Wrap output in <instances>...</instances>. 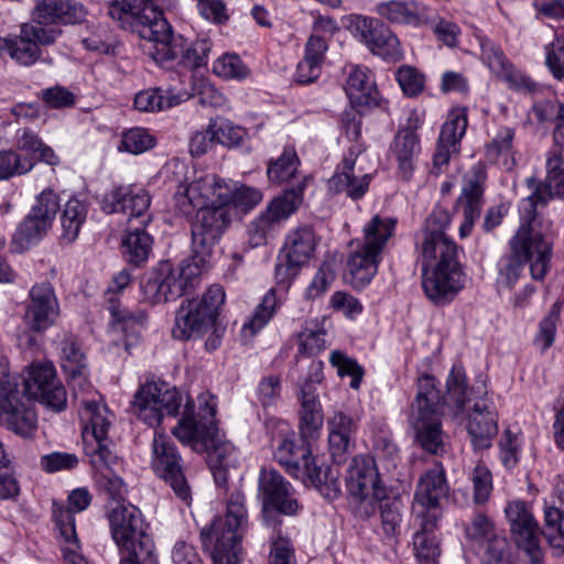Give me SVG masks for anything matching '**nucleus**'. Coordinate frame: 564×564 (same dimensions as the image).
Returning <instances> with one entry per match:
<instances>
[{"instance_id":"f257e3e1","label":"nucleus","mask_w":564,"mask_h":564,"mask_svg":"<svg viewBox=\"0 0 564 564\" xmlns=\"http://www.w3.org/2000/svg\"><path fill=\"white\" fill-rule=\"evenodd\" d=\"M137 416L151 427L158 426L164 415L181 414L178 424L173 429L174 436L197 452L207 453L209 469L215 482L225 487L230 468H235L238 459L236 448L224 440L215 424L216 399L213 395L199 397V420L195 416V404L188 395L167 382H147L134 395Z\"/></svg>"},{"instance_id":"f03ea898","label":"nucleus","mask_w":564,"mask_h":564,"mask_svg":"<svg viewBox=\"0 0 564 564\" xmlns=\"http://www.w3.org/2000/svg\"><path fill=\"white\" fill-rule=\"evenodd\" d=\"M447 397L442 398L433 376H423L417 382V393L411 405L409 422L415 432V440L430 454L437 455L444 448L441 416L444 406L453 408L457 415L470 400L468 393L486 394L484 382L468 391L465 372L453 367L446 381Z\"/></svg>"},{"instance_id":"7ed1b4c3","label":"nucleus","mask_w":564,"mask_h":564,"mask_svg":"<svg viewBox=\"0 0 564 564\" xmlns=\"http://www.w3.org/2000/svg\"><path fill=\"white\" fill-rule=\"evenodd\" d=\"M423 259L422 286L427 299L437 305L451 302L464 288L459 250L449 237L416 240Z\"/></svg>"},{"instance_id":"20e7f679","label":"nucleus","mask_w":564,"mask_h":564,"mask_svg":"<svg viewBox=\"0 0 564 564\" xmlns=\"http://www.w3.org/2000/svg\"><path fill=\"white\" fill-rule=\"evenodd\" d=\"M221 286H210L200 297L185 299L175 312L172 336L177 340H196L212 330L205 341L207 351L216 350L225 333L218 325L221 305L225 303Z\"/></svg>"},{"instance_id":"39448f33","label":"nucleus","mask_w":564,"mask_h":564,"mask_svg":"<svg viewBox=\"0 0 564 564\" xmlns=\"http://www.w3.org/2000/svg\"><path fill=\"white\" fill-rule=\"evenodd\" d=\"M192 182H183L177 186L174 196V212L181 216H189L196 210L191 226L193 256L191 261L204 272L209 268L213 249L230 224L229 209L215 197L203 204H195L188 213L183 212L181 202L186 200L187 189Z\"/></svg>"},{"instance_id":"423d86ee","label":"nucleus","mask_w":564,"mask_h":564,"mask_svg":"<svg viewBox=\"0 0 564 564\" xmlns=\"http://www.w3.org/2000/svg\"><path fill=\"white\" fill-rule=\"evenodd\" d=\"M510 256L500 262L498 283L511 288L528 264L531 278L542 281L547 274L553 254V242L535 230V223L520 219V226L510 240Z\"/></svg>"},{"instance_id":"0eeeda50","label":"nucleus","mask_w":564,"mask_h":564,"mask_svg":"<svg viewBox=\"0 0 564 564\" xmlns=\"http://www.w3.org/2000/svg\"><path fill=\"white\" fill-rule=\"evenodd\" d=\"M246 498L240 490L230 494L224 516L215 518L208 530L202 531L203 543L214 541L210 555L214 564H239L242 555L241 540L247 531Z\"/></svg>"},{"instance_id":"6e6552de","label":"nucleus","mask_w":564,"mask_h":564,"mask_svg":"<svg viewBox=\"0 0 564 564\" xmlns=\"http://www.w3.org/2000/svg\"><path fill=\"white\" fill-rule=\"evenodd\" d=\"M111 535L122 554L120 564L151 562L154 552L152 538L141 511L132 505L116 507L109 516Z\"/></svg>"},{"instance_id":"1a4fd4ad","label":"nucleus","mask_w":564,"mask_h":564,"mask_svg":"<svg viewBox=\"0 0 564 564\" xmlns=\"http://www.w3.org/2000/svg\"><path fill=\"white\" fill-rule=\"evenodd\" d=\"M174 0H111L109 17L122 29L137 33L141 39L155 43L166 39L169 22L162 10L173 4Z\"/></svg>"},{"instance_id":"9d476101","label":"nucleus","mask_w":564,"mask_h":564,"mask_svg":"<svg viewBox=\"0 0 564 564\" xmlns=\"http://www.w3.org/2000/svg\"><path fill=\"white\" fill-rule=\"evenodd\" d=\"M186 195V200L181 202L185 213H188L193 205L203 204L213 197H215V203H221L228 209L232 205L242 210L252 209L262 200V193L259 189L230 180H223L215 174L194 178Z\"/></svg>"},{"instance_id":"9b49d317","label":"nucleus","mask_w":564,"mask_h":564,"mask_svg":"<svg viewBox=\"0 0 564 564\" xmlns=\"http://www.w3.org/2000/svg\"><path fill=\"white\" fill-rule=\"evenodd\" d=\"M530 195L521 199L520 219L538 223L539 208H544L554 198H564V155L557 149L545 154V177L530 176L525 180Z\"/></svg>"},{"instance_id":"f8f14e48","label":"nucleus","mask_w":564,"mask_h":564,"mask_svg":"<svg viewBox=\"0 0 564 564\" xmlns=\"http://www.w3.org/2000/svg\"><path fill=\"white\" fill-rule=\"evenodd\" d=\"M203 272L192 261L182 262L177 268L162 262L141 283L143 301L153 305L180 297L191 281Z\"/></svg>"},{"instance_id":"ddd939ff","label":"nucleus","mask_w":564,"mask_h":564,"mask_svg":"<svg viewBox=\"0 0 564 564\" xmlns=\"http://www.w3.org/2000/svg\"><path fill=\"white\" fill-rule=\"evenodd\" d=\"M305 181L296 186L288 188L284 193L270 202L248 227L249 242L252 247H259L273 236L281 224L286 220L299 208L303 200Z\"/></svg>"},{"instance_id":"4468645a","label":"nucleus","mask_w":564,"mask_h":564,"mask_svg":"<svg viewBox=\"0 0 564 564\" xmlns=\"http://www.w3.org/2000/svg\"><path fill=\"white\" fill-rule=\"evenodd\" d=\"M210 50L209 40L199 39L188 43L183 35H173L169 25L166 39H158L149 54L160 65L177 61L185 68H197L206 65Z\"/></svg>"},{"instance_id":"2eb2a0df","label":"nucleus","mask_w":564,"mask_h":564,"mask_svg":"<svg viewBox=\"0 0 564 564\" xmlns=\"http://www.w3.org/2000/svg\"><path fill=\"white\" fill-rule=\"evenodd\" d=\"M448 484L441 465L426 470L420 478L412 505L413 513L426 529H435L441 517V500L447 497Z\"/></svg>"},{"instance_id":"dca6fc26","label":"nucleus","mask_w":564,"mask_h":564,"mask_svg":"<svg viewBox=\"0 0 564 564\" xmlns=\"http://www.w3.org/2000/svg\"><path fill=\"white\" fill-rule=\"evenodd\" d=\"M8 373L0 366V419L13 433L24 438L34 436L37 417L30 399H25L19 390L7 388Z\"/></svg>"},{"instance_id":"f3484780","label":"nucleus","mask_w":564,"mask_h":564,"mask_svg":"<svg viewBox=\"0 0 564 564\" xmlns=\"http://www.w3.org/2000/svg\"><path fill=\"white\" fill-rule=\"evenodd\" d=\"M151 466L178 498L184 501L189 498L191 489L183 473L182 457L171 437L163 433L154 432Z\"/></svg>"},{"instance_id":"a211bd4d","label":"nucleus","mask_w":564,"mask_h":564,"mask_svg":"<svg viewBox=\"0 0 564 564\" xmlns=\"http://www.w3.org/2000/svg\"><path fill=\"white\" fill-rule=\"evenodd\" d=\"M316 234L311 226H300L291 230L284 241V260L275 265V279L279 284L289 286L315 252Z\"/></svg>"},{"instance_id":"6ab92c4d","label":"nucleus","mask_w":564,"mask_h":564,"mask_svg":"<svg viewBox=\"0 0 564 564\" xmlns=\"http://www.w3.org/2000/svg\"><path fill=\"white\" fill-rule=\"evenodd\" d=\"M23 383L28 399H36L55 412L66 409L67 393L53 364H32L26 370Z\"/></svg>"},{"instance_id":"aec40b11","label":"nucleus","mask_w":564,"mask_h":564,"mask_svg":"<svg viewBox=\"0 0 564 564\" xmlns=\"http://www.w3.org/2000/svg\"><path fill=\"white\" fill-rule=\"evenodd\" d=\"M505 512L517 547L525 553L530 564H541L540 527L528 505L520 500L511 501Z\"/></svg>"},{"instance_id":"412c9836","label":"nucleus","mask_w":564,"mask_h":564,"mask_svg":"<svg viewBox=\"0 0 564 564\" xmlns=\"http://www.w3.org/2000/svg\"><path fill=\"white\" fill-rule=\"evenodd\" d=\"M75 398L80 406L79 417L85 424V454L87 455L89 446L100 445L106 448H110L107 434L111 425L113 414L104 403L102 398L94 391H89L87 395L75 391Z\"/></svg>"},{"instance_id":"4be33fe9","label":"nucleus","mask_w":564,"mask_h":564,"mask_svg":"<svg viewBox=\"0 0 564 564\" xmlns=\"http://www.w3.org/2000/svg\"><path fill=\"white\" fill-rule=\"evenodd\" d=\"M61 314L54 286L48 281L33 284L29 290L23 321L34 333H41L55 324Z\"/></svg>"},{"instance_id":"5701e85b","label":"nucleus","mask_w":564,"mask_h":564,"mask_svg":"<svg viewBox=\"0 0 564 564\" xmlns=\"http://www.w3.org/2000/svg\"><path fill=\"white\" fill-rule=\"evenodd\" d=\"M354 34L373 54L384 59L397 61L402 57L397 35L381 20L372 17L352 15Z\"/></svg>"},{"instance_id":"b1692460","label":"nucleus","mask_w":564,"mask_h":564,"mask_svg":"<svg viewBox=\"0 0 564 564\" xmlns=\"http://www.w3.org/2000/svg\"><path fill=\"white\" fill-rule=\"evenodd\" d=\"M59 35L56 28L22 23L19 34L9 36L7 53L18 64L30 66L41 56L40 45L53 44Z\"/></svg>"},{"instance_id":"393cba45","label":"nucleus","mask_w":564,"mask_h":564,"mask_svg":"<svg viewBox=\"0 0 564 564\" xmlns=\"http://www.w3.org/2000/svg\"><path fill=\"white\" fill-rule=\"evenodd\" d=\"M486 181V164L480 161L475 163L464 176L462 193L456 202V208L462 212L464 217L459 227L462 238L469 236L475 221L480 217Z\"/></svg>"},{"instance_id":"a878e982","label":"nucleus","mask_w":564,"mask_h":564,"mask_svg":"<svg viewBox=\"0 0 564 564\" xmlns=\"http://www.w3.org/2000/svg\"><path fill=\"white\" fill-rule=\"evenodd\" d=\"M274 456L292 477H307L312 484L322 482V468L316 465L306 438H283L278 445Z\"/></svg>"},{"instance_id":"bb28decb","label":"nucleus","mask_w":564,"mask_h":564,"mask_svg":"<svg viewBox=\"0 0 564 564\" xmlns=\"http://www.w3.org/2000/svg\"><path fill=\"white\" fill-rule=\"evenodd\" d=\"M348 492L360 499L373 498L382 501L387 497V488L381 484L375 458L371 456H355L346 473Z\"/></svg>"},{"instance_id":"cd10ccee","label":"nucleus","mask_w":564,"mask_h":564,"mask_svg":"<svg viewBox=\"0 0 564 564\" xmlns=\"http://www.w3.org/2000/svg\"><path fill=\"white\" fill-rule=\"evenodd\" d=\"M150 204L149 193L133 186H115L108 189L100 200V207L105 213H123L140 225H148L151 220L148 214Z\"/></svg>"},{"instance_id":"c85d7f7f","label":"nucleus","mask_w":564,"mask_h":564,"mask_svg":"<svg viewBox=\"0 0 564 564\" xmlns=\"http://www.w3.org/2000/svg\"><path fill=\"white\" fill-rule=\"evenodd\" d=\"M361 144L350 148L348 155L337 165L335 174L328 180V188L335 193H345L352 200L365 196L372 175L357 167V156L364 151Z\"/></svg>"},{"instance_id":"c756f323","label":"nucleus","mask_w":564,"mask_h":564,"mask_svg":"<svg viewBox=\"0 0 564 564\" xmlns=\"http://www.w3.org/2000/svg\"><path fill=\"white\" fill-rule=\"evenodd\" d=\"M131 282L130 272L124 269L116 274L108 288L107 308L110 312L113 323L120 326L122 333H127L129 328L135 333V340L139 337L140 330L144 328L148 323V314L143 310L130 311L123 307L117 297L116 293L123 290ZM133 339H128L127 346L134 344Z\"/></svg>"},{"instance_id":"7c9ffc66","label":"nucleus","mask_w":564,"mask_h":564,"mask_svg":"<svg viewBox=\"0 0 564 564\" xmlns=\"http://www.w3.org/2000/svg\"><path fill=\"white\" fill-rule=\"evenodd\" d=\"M259 490L263 497L264 507H271L288 516L297 511L299 505L293 497V488L278 471L262 469L259 477Z\"/></svg>"},{"instance_id":"2f4dec72","label":"nucleus","mask_w":564,"mask_h":564,"mask_svg":"<svg viewBox=\"0 0 564 564\" xmlns=\"http://www.w3.org/2000/svg\"><path fill=\"white\" fill-rule=\"evenodd\" d=\"M87 11L76 0H39L32 11L36 25L76 24L85 20Z\"/></svg>"},{"instance_id":"473e14b6","label":"nucleus","mask_w":564,"mask_h":564,"mask_svg":"<svg viewBox=\"0 0 564 564\" xmlns=\"http://www.w3.org/2000/svg\"><path fill=\"white\" fill-rule=\"evenodd\" d=\"M352 246L347 259V275L354 288H364L377 274L383 253L361 240Z\"/></svg>"},{"instance_id":"72a5a7b5","label":"nucleus","mask_w":564,"mask_h":564,"mask_svg":"<svg viewBox=\"0 0 564 564\" xmlns=\"http://www.w3.org/2000/svg\"><path fill=\"white\" fill-rule=\"evenodd\" d=\"M87 457L95 469L99 485L108 491L112 499L122 498L126 488L122 479L113 471V467L118 465V456L112 449L100 445L89 446Z\"/></svg>"},{"instance_id":"f704fd0d","label":"nucleus","mask_w":564,"mask_h":564,"mask_svg":"<svg viewBox=\"0 0 564 564\" xmlns=\"http://www.w3.org/2000/svg\"><path fill=\"white\" fill-rule=\"evenodd\" d=\"M468 434L476 448L485 449L491 446L492 438L498 432L497 413L491 402L479 398L468 415Z\"/></svg>"},{"instance_id":"c9c22d12","label":"nucleus","mask_w":564,"mask_h":564,"mask_svg":"<svg viewBox=\"0 0 564 564\" xmlns=\"http://www.w3.org/2000/svg\"><path fill=\"white\" fill-rule=\"evenodd\" d=\"M467 128V119L463 112L452 113L443 123L433 155V172L440 174L451 160L453 153L458 151V143Z\"/></svg>"},{"instance_id":"e433bc0d","label":"nucleus","mask_w":564,"mask_h":564,"mask_svg":"<svg viewBox=\"0 0 564 564\" xmlns=\"http://www.w3.org/2000/svg\"><path fill=\"white\" fill-rule=\"evenodd\" d=\"M91 502V495L86 488H77L68 495V506L53 503V517L58 529L61 542L78 540L75 529V512H82Z\"/></svg>"},{"instance_id":"4c0bfd02","label":"nucleus","mask_w":564,"mask_h":564,"mask_svg":"<svg viewBox=\"0 0 564 564\" xmlns=\"http://www.w3.org/2000/svg\"><path fill=\"white\" fill-rule=\"evenodd\" d=\"M61 366L70 377L73 388H82L86 383L87 364L86 355L82 349L78 338L70 334H63L58 341Z\"/></svg>"},{"instance_id":"58836bf2","label":"nucleus","mask_w":564,"mask_h":564,"mask_svg":"<svg viewBox=\"0 0 564 564\" xmlns=\"http://www.w3.org/2000/svg\"><path fill=\"white\" fill-rule=\"evenodd\" d=\"M391 151L398 163V175L410 181L414 171L415 158L421 151L420 138L412 129H400L393 139Z\"/></svg>"},{"instance_id":"ea45409f","label":"nucleus","mask_w":564,"mask_h":564,"mask_svg":"<svg viewBox=\"0 0 564 564\" xmlns=\"http://www.w3.org/2000/svg\"><path fill=\"white\" fill-rule=\"evenodd\" d=\"M300 432L303 438H314L323 426L322 405L311 383L300 384Z\"/></svg>"},{"instance_id":"a19ab883","label":"nucleus","mask_w":564,"mask_h":564,"mask_svg":"<svg viewBox=\"0 0 564 564\" xmlns=\"http://www.w3.org/2000/svg\"><path fill=\"white\" fill-rule=\"evenodd\" d=\"M345 91L356 107L378 105V90L367 67L355 66L351 68L346 79Z\"/></svg>"},{"instance_id":"79ce46f5","label":"nucleus","mask_w":564,"mask_h":564,"mask_svg":"<svg viewBox=\"0 0 564 564\" xmlns=\"http://www.w3.org/2000/svg\"><path fill=\"white\" fill-rule=\"evenodd\" d=\"M328 443L330 454L336 463L344 459L357 430L356 421L343 411H337L328 420Z\"/></svg>"},{"instance_id":"37998d69","label":"nucleus","mask_w":564,"mask_h":564,"mask_svg":"<svg viewBox=\"0 0 564 564\" xmlns=\"http://www.w3.org/2000/svg\"><path fill=\"white\" fill-rule=\"evenodd\" d=\"M426 8L414 0H389L379 2L376 13L393 24L419 25Z\"/></svg>"},{"instance_id":"c03bdc74","label":"nucleus","mask_w":564,"mask_h":564,"mask_svg":"<svg viewBox=\"0 0 564 564\" xmlns=\"http://www.w3.org/2000/svg\"><path fill=\"white\" fill-rule=\"evenodd\" d=\"M145 226L140 225L135 219L128 218L127 235L122 247L127 261L134 265L145 262L152 249V238L145 231Z\"/></svg>"},{"instance_id":"a18cd8bd","label":"nucleus","mask_w":564,"mask_h":564,"mask_svg":"<svg viewBox=\"0 0 564 564\" xmlns=\"http://www.w3.org/2000/svg\"><path fill=\"white\" fill-rule=\"evenodd\" d=\"M514 130L500 128L492 140L486 144V158L500 165L506 171H511L517 165V151L513 149Z\"/></svg>"},{"instance_id":"49530a36","label":"nucleus","mask_w":564,"mask_h":564,"mask_svg":"<svg viewBox=\"0 0 564 564\" xmlns=\"http://www.w3.org/2000/svg\"><path fill=\"white\" fill-rule=\"evenodd\" d=\"M181 101V96L173 90L156 87L138 93L134 97V108L139 111L154 112L172 108Z\"/></svg>"},{"instance_id":"de8ad7c7","label":"nucleus","mask_w":564,"mask_h":564,"mask_svg":"<svg viewBox=\"0 0 564 564\" xmlns=\"http://www.w3.org/2000/svg\"><path fill=\"white\" fill-rule=\"evenodd\" d=\"M397 220L392 217L375 215L362 228L361 241L383 253L395 230Z\"/></svg>"},{"instance_id":"09e8293b","label":"nucleus","mask_w":564,"mask_h":564,"mask_svg":"<svg viewBox=\"0 0 564 564\" xmlns=\"http://www.w3.org/2000/svg\"><path fill=\"white\" fill-rule=\"evenodd\" d=\"M300 159L293 148L284 149L283 153L269 162L267 175L270 182L282 184L295 177Z\"/></svg>"},{"instance_id":"8fccbe9b","label":"nucleus","mask_w":564,"mask_h":564,"mask_svg":"<svg viewBox=\"0 0 564 564\" xmlns=\"http://www.w3.org/2000/svg\"><path fill=\"white\" fill-rule=\"evenodd\" d=\"M51 227V223L29 212L23 221L19 225L15 240L19 241L22 248H29L46 236Z\"/></svg>"},{"instance_id":"3c124183","label":"nucleus","mask_w":564,"mask_h":564,"mask_svg":"<svg viewBox=\"0 0 564 564\" xmlns=\"http://www.w3.org/2000/svg\"><path fill=\"white\" fill-rule=\"evenodd\" d=\"M421 525V531L413 536V547L420 564H438L441 555L440 544L432 534L434 529H426Z\"/></svg>"},{"instance_id":"603ef678","label":"nucleus","mask_w":564,"mask_h":564,"mask_svg":"<svg viewBox=\"0 0 564 564\" xmlns=\"http://www.w3.org/2000/svg\"><path fill=\"white\" fill-rule=\"evenodd\" d=\"M544 535L550 545L564 553V513L561 509L545 505L544 507Z\"/></svg>"},{"instance_id":"864d4df0","label":"nucleus","mask_w":564,"mask_h":564,"mask_svg":"<svg viewBox=\"0 0 564 564\" xmlns=\"http://www.w3.org/2000/svg\"><path fill=\"white\" fill-rule=\"evenodd\" d=\"M278 299L274 289L269 290L263 296L261 303L256 307L250 319L245 323L243 332L249 330L250 335L257 334L262 329L275 313Z\"/></svg>"},{"instance_id":"5fc2aeb1","label":"nucleus","mask_w":564,"mask_h":564,"mask_svg":"<svg viewBox=\"0 0 564 564\" xmlns=\"http://www.w3.org/2000/svg\"><path fill=\"white\" fill-rule=\"evenodd\" d=\"M330 365L337 369V373L340 377L349 376L351 377L350 388L358 390L365 371L362 367L357 362L356 359L348 357L346 354L340 350H334L329 356Z\"/></svg>"},{"instance_id":"6e6d98bb","label":"nucleus","mask_w":564,"mask_h":564,"mask_svg":"<svg viewBox=\"0 0 564 564\" xmlns=\"http://www.w3.org/2000/svg\"><path fill=\"white\" fill-rule=\"evenodd\" d=\"M156 139L148 129L135 127L122 133L120 149L132 154H141L154 148Z\"/></svg>"},{"instance_id":"4d7b16f0","label":"nucleus","mask_w":564,"mask_h":564,"mask_svg":"<svg viewBox=\"0 0 564 564\" xmlns=\"http://www.w3.org/2000/svg\"><path fill=\"white\" fill-rule=\"evenodd\" d=\"M402 503L399 499L387 500L380 505L381 529L387 539L400 534Z\"/></svg>"},{"instance_id":"13d9d810","label":"nucleus","mask_w":564,"mask_h":564,"mask_svg":"<svg viewBox=\"0 0 564 564\" xmlns=\"http://www.w3.org/2000/svg\"><path fill=\"white\" fill-rule=\"evenodd\" d=\"M496 528L490 518L484 513H477L465 527L466 538L476 546H482L485 542L494 538Z\"/></svg>"},{"instance_id":"bf43d9fd","label":"nucleus","mask_w":564,"mask_h":564,"mask_svg":"<svg viewBox=\"0 0 564 564\" xmlns=\"http://www.w3.org/2000/svg\"><path fill=\"white\" fill-rule=\"evenodd\" d=\"M560 319V305L555 303L549 314L540 322L534 345L543 352L549 349L555 339L557 322Z\"/></svg>"},{"instance_id":"052dcab7","label":"nucleus","mask_w":564,"mask_h":564,"mask_svg":"<svg viewBox=\"0 0 564 564\" xmlns=\"http://www.w3.org/2000/svg\"><path fill=\"white\" fill-rule=\"evenodd\" d=\"M403 94L408 97H416L424 90L425 76L415 67L403 65L395 73Z\"/></svg>"},{"instance_id":"680f3d73","label":"nucleus","mask_w":564,"mask_h":564,"mask_svg":"<svg viewBox=\"0 0 564 564\" xmlns=\"http://www.w3.org/2000/svg\"><path fill=\"white\" fill-rule=\"evenodd\" d=\"M214 73L228 79H242L248 76V68L237 54H225L217 58L213 66Z\"/></svg>"},{"instance_id":"e2e57ef3","label":"nucleus","mask_w":564,"mask_h":564,"mask_svg":"<svg viewBox=\"0 0 564 564\" xmlns=\"http://www.w3.org/2000/svg\"><path fill=\"white\" fill-rule=\"evenodd\" d=\"M449 224V213L442 207H436L426 218L423 230L421 231V234L416 235V240L429 238V235L433 238L448 237L445 230L447 229Z\"/></svg>"},{"instance_id":"0e129e2a","label":"nucleus","mask_w":564,"mask_h":564,"mask_svg":"<svg viewBox=\"0 0 564 564\" xmlns=\"http://www.w3.org/2000/svg\"><path fill=\"white\" fill-rule=\"evenodd\" d=\"M209 123L216 142L225 147L239 145L246 134L241 127L235 126L228 120L210 121Z\"/></svg>"},{"instance_id":"69168bd1","label":"nucleus","mask_w":564,"mask_h":564,"mask_svg":"<svg viewBox=\"0 0 564 564\" xmlns=\"http://www.w3.org/2000/svg\"><path fill=\"white\" fill-rule=\"evenodd\" d=\"M480 547L484 549V557L487 564H512L509 543L505 536L496 533Z\"/></svg>"},{"instance_id":"338daca9","label":"nucleus","mask_w":564,"mask_h":564,"mask_svg":"<svg viewBox=\"0 0 564 564\" xmlns=\"http://www.w3.org/2000/svg\"><path fill=\"white\" fill-rule=\"evenodd\" d=\"M473 484V499L475 503H484L492 491V476L490 470L482 464L476 465L470 475Z\"/></svg>"},{"instance_id":"774afa93","label":"nucleus","mask_w":564,"mask_h":564,"mask_svg":"<svg viewBox=\"0 0 564 564\" xmlns=\"http://www.w3.org/2000/svg\"><path fill=\"white\" fill-rule=\"evenodd\" d=\"M545 63L555 78L564 79V36H556L546 46Z\"/></svg>"}]
</instances>
